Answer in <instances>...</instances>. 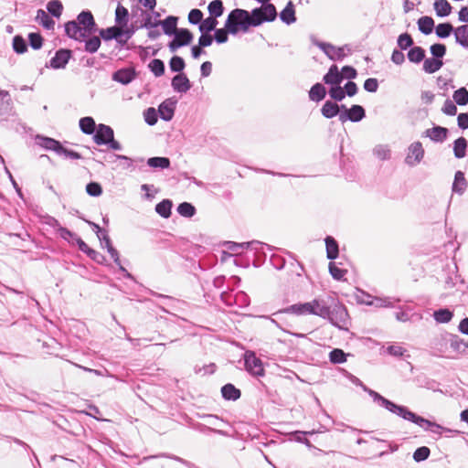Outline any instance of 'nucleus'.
Returning <instances> with one entry per match:
<instances>
[{"label":"nucleus","instance_id":"1","mask_svg":"<svg viewBox=\"0 0 468 468\" xmlns=\"http://www.w3.org/2000/svg\"><path fill=\"white\" fill-rule=\"evenodd\" d=\"M276 16V8L272 4L255 8L251 13L236 8L229 14L225 27L230 34L236 35L239 31L247 32L250 27H258L263 22L273 21Z\"/></svg>","mask_w":468,"mask_h":468},{"label":"nucleus","instance_id":"2","mask_svg":"<svg viewBox=\"0 0 468 468\" xmlns=\"http://www.w3.org/2000/svg\"><path fill=\"white\" fill-rule=\"evenodd\" d=\"M363 389L368 393V395L373 399V400L378 403L381 407H384L388 411L393 414H396L402 419L411 421L420 427L425 430H431L433 433L441 434V430H445L447 431H452V430L445 429L441 425L432 422L429 420H426L420 416L416 415L414 412L410 411L407 407L397 405L392 401L387 399L378 392L368 388L367 387L362 385Z\"/></svg>","mask_w":468,"mask_h":468},{"label":"nucleus","instance_id":"3","mask_svg":"<svg viewBox=\"0 0 468 468\" xmlns=\"http://www.w3.org/2000/svg\"><path fill=\"white\" fill-rule=\"evenodd\" d=\"M287 314L295 315H316L321 318L328 316V304L321 298H314L310 302L298 303L290 305L284 310Z\"/></svg>","mask_w":468,"mask_h":468},{"label":"nucleus","instance_id":"4","mask_svg":"<svg viewBox=\"0 0 468 468\" xmlns=\"http://www.w3.org/2000/svg\"><path fill=\"white\" fill-rule=\"evenodd\" d=\"M328 314L324 319L341 330H347L349 315L344 305L335 304L332 309L328 305Z\"/></svg>","mask_w":468,"mask_h":468},{"label":"nucleus","instance_id":"5","mask_svg":"<svg viewBox=\"0 0 468 468\" xmlns=\"http://www.w3.org/2000/svg\"><path fill=\"white\" fill-rule=\"evenodd\" d=\"M424 148L419 141L410 144L407 148L405 164L410 167L418 165L424 157Z\"/></svg>","mask_w":468,"mask_h":468},{"label":"nucleus","instance_id":"6","mask_svg":"<svg viewBox=\"0 0 468 468\" xmlns=\"http://www.w3.org/2000/svg\"><path fill=\"white\" fill-rule=\"evenodd\" d=\"M245 359V367L247 371H249L251 375L254 376H262L264 374V369L262 366V362L260 358H258L253 352L248 351L244 356Z\"/></svg>","mask_w":468,"mask_h":468},{"label":"nucleus","instance_id":"7","mask_svg":"<svg viewBox=\"0 0 468 468\" xmlns=\"http://www.w3.org/2000/svg\"><path fill=\"white\" fill-rule=\"evenodd\" d=\"M176 22H177V18L175 16H168L167 18H165L163 21H156L154 23H152L151 18L149 17L145 20L144 27L146 28H150V27H155L161 25L163 27L164 33L165 35L171 36V35H174L175 32L178 29V28H176Z\"/></svg>","mask_w":468,"mask_h":468},{"label":"nucleus","instance_id":"8","mask_svg":"<svg viewBox=\"0 0 468 468\" xmlns=\"http://www.w3.org/2000/svg\"><path fill=\"white\" fill-rule=\"evenodd\" d=\"M113 136V130L109 125L101 123L93 133V141L98 145H105Z\"/></svg>","mask_w":468,"mask_h":468},{"label":"nucleus","instance_id":"9","mask_svg":"<svg viewBox=\"0 0 468 468\" xmlns=\"http://www.w3.org/2000/svg\"><path fill=\"white\" fill-rule=\"evenodd\" d=\"M65 31L68 37L78 41H83L90 34L76 21H69L65 24Z\"/></svg>","mask_w":468,"mask_h":468},{"label":"nucleus","instance_id":"10","mask_svg":"<svg viewBox=\"0 0 468 468\" xmlns=\"http://www.w3.org/2000/svg\"><path fill=\"white\" fill-rule=\"evenodd\" d=\"M365 117V110L360 105H353L350 109L346 110L345 112L339 115V120L342 122L350 120L351 122H359Z\"/></svg>","mask_w":468,"mask_h":468},{"label":"nucleus","instance_id":"11","mask_svg":"<svg viewBox=\"0 0 468 468\" xmlns=\"http://www.w3.org/2000/svg\"><path fill=\"white\" fill-rule=\"evenodd\" d=\"M77 23L87 30L90 35L96 31V24L92 14L90 11H82L77 17Z\"/></svg>","mask_w":468,"mask_h":468},{"label":"nucleus","instance_id":"12","mask_svg":"<svg viewBox=\"0 0 468 468\" xmlns=\"http://www.w3.org/2000/svg\"><path fill=\"white\" fill-rule=\"evenodd\" d=\"M317 45L332 60L342 59L346 56L344 48H336L329 43L324 42H319Z\"/></svg>","mask_w":468,"mask_h":468},{"label":"nucleus","instance_id":"13","mask_svg":"<svg viewBox=\"0 0 468 468\" xmlns=\"http://www.w3.org/2000/svg\"><path fill=\"white\" fill-rule=\"evenodd\" d=\"M37 144L41 146L42 148L49 151H54L56 154H60V151L62 150L61 144L49 137H44L37 135L36 137Z\"/></svg>","mask_w":468,"mask_h":468},{"label":"nucleus","instance_id":"14","mask_svg":"<svg viewBox=\"0 0 468 468\" xmlns=\"http://www.w3.org/2000/svg\"><path fill=\"white\" fill-rule=\"evenodd\" d=\"M70 51L69 49H59L50 60V67L53 69H63L70 58Z\"/></svg>","mask_w":468,"mask_h":468},{"label":"nucleus","instance_id":"15","mask_svg":"<svg viewBox=\"0 0 468 468\" xmlns=\"http://www.w3.org/2000/svg\"><path fill=\"white\" fill-rule=\"evenodd\" d=\"M171 85L176 92L180 93H186L191 88L188 78L183 73L176 75L172 80Z\"/></svg>","mask_w":468,"mask_h":468},{"label":"nucleus","instance_id":"16","mask_svg":"<svg viewBox=\"0 0 468 468\" xmlns=\"http://www.w3.org/2000/svg\"><path fill=\"white\" fill-rule=\"evenodd\" d=\"M176 104V101L172 99L165 100L162 102L158 109L160 117L165 121L172 120L175 113Z\"/></svg>","mask_w":468,"mask_h":468},{"label":"nucleus","instance_id":"17","mask_svg":"<svg viewBox=\"0 0 468 468\" xmlns=\"http://www.w3.org/2000/svg\"><path fill=\"white\" fill-rule=\"evenodd\" d=\"M323 80L325 84L338 86L343 80V75L340 73L336 65H332L328 72L324 76Z\"/></svg>","mask_w":468,"mask_h":468},{"label":"nucleus","instance_id":"18","mask_svg":"<svg viewBox=\"0 0 468 468\" xmlns=\"http://www.w3.org/2000/svg\"><path fill=\"white\" fill-rule=\"evenodd\" d=\"M448 130L441 126H435L427 129L424 132V136L429 137L433 142H443L447 137Z\"/></svg>","mask_w":468,"mask_h":468},{"label":"nucleus","instance_id":"19","mask_svg":"<svg viewBox=\"0 0 468 468\" xmlns=\"http://www.w3.org/2000/svg\"><path fill=\"white\" fill-rule=\"evenodd\" d=\"M261 243L259 241L253 240L250 242H241L237 243L234 241H228L226 242L225 246L226 248L230 250L231 252L235 254H239L242 250L251 248L257 250V246Z\"/></svg>","mask_w":468,"mask_h":468},{"label":"nucleus","instance_id":"20","mask_svg":"<svg viewBox=\"0 0 468 468\" xmlns=\"http://www.w3.org/2000/svg\"><path fill=\"white\" fill-rule=\"evenodd\" d=\"M135 78L134 70L132 69H122L114 72L112 79L122 84H128Z\"/></svg>","mask_w":468,"mask_h":468},{"label":"nucleus","instance_id":"21","mask_svg":"<svg viewBox=\"0 0 468 468\" xmlns=\"http://www.w3.org/2000/svg\"><path fill=\"white\" fill-rule=\"evenodd\" d=\"M467 186L468 183L464 177V174L462 171H457L452 184V191L459 195H463L466 190Z\"/></svg>","mask_w":468,"mask_h":468},{"label":"nucleus","instance_id":"22","mask_svg":"<svg viewBox=\"0 0 468 468\" xmlns=\"http://www.w3.org/2000/svg\"><path fill=\"white\" fill-rule=\"evenodd\" d=\"M280 18L287 25H291L296 21L294 6L292 1H289L284 9L280 13Z\"/></svg>","mask_w":468,"mask_h":468},{"label":"nucleus","instance_id":"23","mask_svg":"<svg viewBox=\"0 0 468 468\" xmlns=\"http://www.w3.org/2000/svg\"><path fill=\"white\" fill-rule=\"evenodd\" d=\"M456 42L463 48H468V25L456 27L453 30Z\"/></svg>","mask_w":468,"mask_h":468},{"label":"nucleus","instance_id":"24","mask_svg":"<svg viewBox=\"0 0 468 468\" xmlns=\"http://www.w3.org/2000/svg\"><path fill=\"white\" fill-rule=\"evenodd\" d=\"M449 343L451 348L457 353L464 354L468 349V342L460 338L458 335H450Z\"/></svg>","mask_w":468,"mask_h":468},{"label":"nucleus","instance_id":"25","mask_svg":"<svg viewBox=\"0 0 468 468\" xmlns=\"http://www.w3.org/2000/svg\"><path fill=\"white\" fill-rule=\"evenodd\" d=\"M36 21L46 29H53L55 21L43 9L37 11Z\"/></svg>","mask_w":468,"mask_h":468},{"label":"nucleus","instance_id":"26","mask_svg":"<svg viewBox=\"0 0 468 468\" xmlns=\"http://www.w3.org/2000/svg\"><path fill=\"white\" fill-rule=\"evenodd\" d=\"M373 155L381 161L389 160L391 149L388 144H377L372 150Z\"/></svg>","mask_w":468,"mask_h":468},{"label":"nucleus","instance_id":"27","mask_svg":"<svg viewBox=\"0 0 468 468\" xmlns=\"http://www.w3.org/2000/svg\"><path fill=\"white\" fill-rule=\"evenodd\" d=\"M174 35V39L177 41L181 47L190 44L193 40V34L186 28L177 29Z\"/></svg>","mask_w":468,"mask_h":468},{"label":"nucleus","instance_id":"28","mask_svg":"<svg viewBox=\"0 0 468 468\" xmlns=\"http://www.w3.org/2000/svg\"><path fill=\"white\" fill-rule=\"evenodd\" d=\"M106 248H107V250H108L109 254L111 255L112 259L119 266L120 271H122L125 274V276L130 278L131 274L127 271V270L124 267L122 266L120 258H119V253H118L117 250L112 247L110 239H106Z\"/></svg>","mask_w":468,"mask_h":468},{"label":"nucleus","instance_id":"29","mask_svg":"<svg viewBox=\"0 0 468 468\" xmlns=\"http://www.w3.org/2000/svg\"><path fill=\"white\" fill-rule=\"evenodd\" d=\"M325 88L321 83L314 84L309 91V98L313 101H320L325 97Z\"/></svg>","mask_w":468,"mask_h":468},{"label":"nucleus","instance_id":"30","mask_svg":"<svg viewBox=\"0 0 468 468\" xmlns=\"http://www.w3.org/2000/svg\"><path fill=\"white\" fill-rule=\"evenodd\" d=\"M443 66L441 59L435 58H426L423 62V70L427 73H434L438 71Z\"/></svg>","mask_w":468,"mask_h":468},{"label":"nucleus","instance_id":"31","mask_svg":"<svg viewBox=\"0 0 468 468\" xmlns=\"http://www.w3.org/2000/svg\"><path fill=\"white\" fill-rule=\"evenodd\" d=\"M434 9L438 16L443 17L451 14L452 6L447 0H436Z\"/></svg>","mask_w":468,"mask_h":468},{"label":"nucleus","instance_id":"32","mask_svg":"<svg viewBox=\"0 0 468 468\" xmlns=\"http://www.w3.org/2000/svg\"><path fill=\"white\" fill-rule=\"evenodd\" d=\"M222 396L225 399L236 400L240 397L239 389L236 388L232 384H226L221 388Z\"/></svg>","mask_w":468,"mask_h":468},{"label":"nucleus","instance_id":"33","mask_svg":"<svg viewBox=\"0 0 468 468\" xmlns=\"http://www.w3.org/2000/svg\"><path fill=\"white\" fill-rule=\"evenodd\" d=\"M467 141L463 137H460L454 141L453 153L456 158H463L466 154Z\"/></svg>","mask_w":468,"mask_h":468},{"label":"nucleus","instance_id":"34","mask_svg":"<svg viewBox=\"0 0 468 468\" xmlns=\"http://www.w3.org/2000/svg\"><path fill=\"white\" fill-rule=\"evenodd\" d=\"M129 12L126 7L118 5L115 11V22L118 26L126 27L128 24Z\"/></svg>","mask_w":468,"mask_h":468},{"label":"nucleus","instance_id":"35","mask_svg":"<svg viewBox=\"0 0 468 468\" xmlns=\"http://www.w3.org/2000/svg\"><path fill=\"white\" fill-rule=\"evenodd\" d=\"M321 112H322V114L325 117V118H333L335 116H336L339 112V106L335 103V102H332L330 101H327L324 102V104L323 105L322 109H321Z\"/></svg>","mask_w":468,"mask_h":468},{"label":"nucleus","instance_id":"36","mask_svg":"<svg viewBox=\"0 0 468 468\" xmlns=\"http://www.w3.org/2000/svg\"><path fill=\"white\" fill-rule=\"evenodd\" d=\"M418 27L420 32L429 35L433 30L434 21L430 16H422L418 20Z\"/></svg>","mask_w":468,"mask_h":468},{"label":"nucleus","instance_id":"37","mask_svg":"<svg viewBox=\"0 0 468 468\" xmlns=\"http://www.w3.org/2000/svg\"><path fill=\"white\" fill-rule=\"evenodd\" d=\"M80 128L86 134L94 133L97 126L91 117H83L80 120Z\"/></svg>","mask_w":468,"mask_h":468},{"label":"nucleus","instance_id":"38","mask_svg":"<svg viewBox=\"0 0 468 468\" xmlns=\"http://www.w3.org/2000/svg\"><path fill=\"white\" fill-rule=\"evenodd\" d=\"M325 245L327 258L330 260L336 259L338 256V245L335 239L332 237H327L325 239Z\"/></svg>","mask_w":468,"mask_h":468},{"label":"nucleus","instance_id":"39","mask_svg":"<svg viewBox=\"0 0 468 468\" xmlns=\"http://www.w3.org/2000/svg\"><path fill=\"white\" fill-rule=\"evenodd\" d=\"M453 316L452 311L447 308L439 309L433 313V317L437 323L445 324L449 323Z\"/></svg>","mask_w":468,"mask_h":468},{"label":"nucleus","instance_id":"40","mask_svg":"<svg viewBox=\"0 0 468 468\" xmlns=\"http://www.w3.org/2000/svg\"><path fill=\"white\" fill-rule=\"evenodd\" d=\"M172 202L169 199H164L155 206V211L163 218H167L171 215Z\"/></svg>","mask_w":468,"mask_h":468},{"label":"nucleus","instance_id":"41","mask_svg":"<svg viewBox=\"0 0 468 468\" xmlns=\"http://www.w3.org/2000/svg\"><path fill=\"white\" fill-rule=\"evenodd\" d=\"M208 12L212 17H218L222 16L224 7L221 0H214L209 3L207 6Z\"/></svg>","mask_w":468,"mask_h":468},{"label":"nucleus","instance_id":"42","mask_svg":"<svg viewBox=\"0 0 468 468\" xmlns=\"http://www.w3.org/2000/svg\"><path fill=\"white\" fill-rule=\"evenodd\" d=\"M147 165L154 168H168L170 160L166 157H151L147 160Z\"/></svg>","mask_w":468,"mask_h":468},{"label":"nucleus","instance_id":"43","mask_svg":"<svg viewBox=\"0 0 468 468\" xmlns=\"http://www.w3.org/2000/svg\"><path fill=\"white\" fill-rule=\"evenodd\" d=\"M425 57V51L420 47H414L408 52V58L414 63L420 62Z\"/></svg>","mask_w":468,"mask_h":468},{"label":"nucleus","instance_id":"44","mask_svg":"<svg viewBox=\"0 0 468 468\" xmlns=\"http://www.w3.org/2000/svg\"><path fill=\"white\" fill-rule=\"evenodd\" d=\"M218 25V20L215 17L209 16L204 20L199 25V30L201 33H209L213 31Z\"/></svg>","mask_w":468,"mask_h":468},{"label":"nucleus","instance_id":"45","mask_svg":"<svg viewBox=\"0 0 468 468\" xmlns=\"http://www.w3.org/2000/svg\"><path fill=\"white\" fill-rule=\"evenodd\" d=\"M329 360L333 364H342L346 361V354L339 348H335L329 353Z\"/></svg>","mask_w":468,"mask_h":468},{"label":"nucleus","instance_id":"46","mask_svg":"<svg viewBox=\"0 0 468 468\" xmlns=\"http://www.w3.org/2000/svg\"><path fill=\"white\" fill-rule=\"evenodd\" d=\"M121 27L120 34H118V37L115 39L122 46L125 45L134 33V29L133 27Z\"/></svg>","mask_w":468,"mask_h":468},{"label":"nucleus","instance_id":"47","mask_svg":"<svg viewBox=\"0 0 468 468\" xmlns=\"http://www.w3.org/2000/svg\"><path fill=\"white\" fill-rule=\"evenodd\" d=\"M452 98L458 105L468 104V90L465 88H460L453 92Z\"/></svg>","mask_w":468,"mask_h":468},{"label":"nucleus","instance_id":"48","mask_svg":"<svg viewBox=\"0 0 468 468\" xmlns=\"http://www.w3.org/2000/svg\"><path fill=\"white\" fill-rule=\"evenodd\" d=\"M48 13L56 17H59L62 14L63 5L58 0H51L47 5Z\"/></svg>","mask_w":468,"mask_h":468},{"label":"nucleus","instance_id":"49","mask_svg":"<svg viewBox=\"0 0 468 468\" xmlns=\"http://www.w3.org/2000/svg\"><path fill=\"white\" fill-rule=\"evenodd\" d=\"M149 69L155 77H160L165 73V64L158 58H154L149 63Z\"/></svg>","mask_w":468,"mask_h":468},{"label":"nucleus","instance_id":"50","mask_svg":"<svg viewBox=\"0 0 468 468\" xmlns=\"http://www.w3.org/2000/svg\"><path fill=\"white\" fill-rule=\"evenodd\" d=\"M121 26L111 27L106 29H101L100 34L104 40L116 39L118 34H120Z\"/></svg>","mask_w":468,"mask_h":468},{"label":"nucleus","instance_id":"51","mask_svg":"<svg viewBox=\"0 0 468 468\" xmlns=\"http://www.w3.org/2000/svg\"><path fill=\"white\" fill-rule=\"evenodd\" d=\"M453 27L449 23H441L436 27V35L441 38H445L453 31Z\"/></svg>","mask_w":468,"mask_h":468},{"label":"nucleus","instance_id":"52","mask_svg":"<svg viewBox=\"0 0 468 468\" xmlns=\"http://www.w3.org/2000/svg\"><path fill=\"white\" fill-rule=\"evenodd\" d=\"M177 212L183 217L190 218L195 215L196 208L190 203L183 202L177 207Z\"/></svg>","mask_w":468,"mask_h":468},{"label":"nucleus","instance_id":"53","mask_svg":"<svg viewBox=\"0 0 468 468\" xmlns=\"http://www.w3.org/2000/svg\"><path fill=\"white\" fill-rule=\"evenodd\" d=\"M185 61L181 57L174 56L169 62V67L172 71L180 72L185 69Z\"/></svg>","mask_w":468,"mask_h":468},{"label":"nucleus","instance_id":"54","mask_svg":"<svg viewBox=\"0 0 468 468\" xmlns=\"http://www.w3.org/2000/svg\"><path fill=\"white\" fill-rule=\"evenodd\" d=\"M101 46V39L99 37H92L85 41V50L90 53L96 52Z\"/></svg>","mask_w":468,"mask_h":468},{"label":"nucleus","instance_id":"55","mask_svg":"<svg viewBox=\"0 0 468 468\" xmlns=\"http://www.w3.org/2000/svg\"><path fill=\"white\" fill-rule=\"evenodd\" d=\"M431 53L433 58L441 59L446 53V47L443 44H433L430 48Z\"/></svg>","mask_w":468,"mask_h":468},{"label":"nucleus","instance_id":"56","mask_svg":"<svg viewBox=\"0 0 468 468\" xmlns=\"http://www.w3.org/2000/svg\"><path fill=\"white\" fill-rule=\"evenodd\" d=\"M431 451L428 447L422 446L418 448L413 453V459L416 462L426 460L430 456Z\"/></svg>","mask_w":468,"mask_h":468},{"label":"nucleus","instance_id":"57","mask_svg":"<svg viewBox=\"0 0 468 468\" xmlns=\"http://www.w3.org/2000/svg\"><path fill=\"white\" fill-rule=\"evenodd\" d=\"M13 48L18 53L22 54L27 50V44L24 38L20 36H16L13 39Z\"/></svg>","mask_w":468,"mask_h":468},{"label":"nucleus","instance_id":"58","mask_svg":"<svg viewBox=\"0 0 468 468\" xmlns=\"http://www.w3.org/2000/svg\"><path fill=\"white\" fill-rule=\"evenodd\" d=\"M329 271L333 278L335 280H342L346 273V270L339 268L334 262L329 263Z\"/></svg>","mask_w":468,"mask_h":468},{"label":"nucleus","instance_id":"59","mask_svg":"<svg viewBox=\"0 0 468 468\" xmlns=\"http://www.w3.org/2000/svg\"><path fill=\"white\" fill-rule=\"evenodd\" d=\"M413 44L411 37L408 33H404L399 36L398 45L401 49H407Z\"/></svg>","mask_w":468,"mask_h":468},{"label":"nucleus","instance_id":"60","mask_svg":"<svg viewBox=\"0 0 468 468\" xmlns=\"http://www.w3.org/2000/svg\"><path fill=\"white\" fill-rule=\"evenodd\" d=\"M329 94L332 99H334L337 101H341L346 96V92H345L344 89L342 87H340L339 85L331 87V89L329 90Z\"/></svg>","mask_w":468,"mask_h":468},{"label":"nucleus","instance_id":"61","mask_svg":"<svg viewBox=\"0 0 468 468\" xmlns=\"http://www.w3.org/2000/svg\"><path fill=\"white\" fill-rule=\"evenodd\" d=\"M86 191L91 197H99L102 193V188L100 184L90 182L86 186Z\"/></svg>","mask_w":468,"mask_h":468},{"label":"nucleus","instance_id":"62","mask_svg":"<svg viewBox=\"0 0 468 468\" xmlns=\"http://www.w3.org/2000/svg\"><path fill=\"white\" fill-rule=\"evenodd\" d=\"M405 352L406 349L400 345H390L387 347V353L392 356H402L405 354Z\"/></svg>","mask_w":468,"mask_h":468},{"label":"nucleus","instance_id":"63","mask_svg":"<svg viewBox=\"0 0 468 468\" xmlns=\"http://www.w3.org/2000/svg\"><path fill=\"white\" fill-rule=\"evenodd\" d=\"M29 44L34 49H39L42 47V37L37 33L28 35Z\"/></svg>","mask_w":468,"mask_h":468},{"label":"nucleus","instance_id":"64","mask_svg":"<svg viewBox=\"0 0 468 468\" xmlns=\"http://www.w3.org/2000/svg\"><path fill=\"white\" fill-rule=\"evenodd\" d=\"M203 20V13L199 9H192L188 14V21L191 24L197 25Z\"/></svg>","mask_w":468,"mask_h":468}]
</instances>
